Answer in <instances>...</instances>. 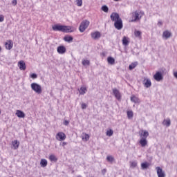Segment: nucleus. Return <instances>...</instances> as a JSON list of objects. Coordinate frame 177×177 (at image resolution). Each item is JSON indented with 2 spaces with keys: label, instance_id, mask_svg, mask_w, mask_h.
Instances as JSON below:
<instances>
[{
  "label": "nucleus",
  "instance_id": "a18cd8bd",
  "mask_svg": "<svg viewBox=\"0 0 177 177\" xmlns=\"http://www.w3.org/2000/svg\"><path fill=\"white\" fill-rule=\"evenodd\" d=\"M69 124H70V122H68V120H65V121L64 122V125L67 126V125H68Z\"/></svg>",
  "mask_w": 177,
  "mask_h": 177
},
{
  "label": "nucleus",
  "instance_id": "3c124183",
  "mask_svg": "<svg viewBox=\"0 0 177 177\" xmlns=\"http://www.w3.org/2000/svg\"><path fill=\"white\" fill-rule=\"evenodd\" d=\"M1 50H2V48L0 46V52H1Z\"/></svg>",
  "mask_w": 177,
  "mask_h": 177
},
{
  "label": "nucleus",
  "instance_id": "f8f14e48",
  "mask_svg": "<svg viewBox=\"0 0 177 177\" xmlns=\"http://www.w3.org/2000/svg\"><path fill=\"white\" fill-rule=\"evenodd\" d=\"M143 84L145 88H150V86H151V80H150V79L145 78Z\"/></svg>",
  "mask_w": 177,
  "mask_h": 177
},
{
  "label": "nucleus",
  "instance_id": "2eb2a0df",
  "mask_svg": "<svg viewBox=\"0 0 177 177\" xmlns=\"http://www.w3.org/2000/svg\"><path fill=\"white\" fill-rule=\"evenodd\" d=\"M113 93L115 97L118 99V100H120V99H121V94L120 93V91H118L117 88L113 89Z\"/></svg>",
  "mask_w": 177,
  "mask_h": 177
},
{
  "label": "nucleus",
  "instance_id": "79ce46f5",
  "mask_svg": "<svg viewBox=\"0 0 177 177\" xmlns=\"http://www.w3.org/2000/svg\"><path fill=\"white\" fill-rule=\"evenodd\" d=\"M12 4L14 6H16L17 5V0H13L12 1Z\"/></svg>",
  "mask_w": 177,
  "mask_h": 177
},
{
  "label": "nucleus",
  "instance_id": "09e8293b",
  "mask_svg": "<svg viewBox=\"0 0 177 177\" xmlns=\"http://www.w3.org/2000/svg\"><path fill=\"white\" fill-rule=\"evenodd\" d=\"M174 76L177 79V72L174 73Z\"/></svg>",
  "mask_w": 177,
  "mask_h": 177
},
{
  "label": "nucleus",
  "instance_id": "37998d69",
  "mask_svg": "<svg viewBox=\"0 0 177 177\" xmlns=\"http://www.w3.org/2000/svg\"><path fill=\"white\" fill-rule=\"evenodd\" d=\"M5 20V18L3 17V15H0V23H2Z\"/></svg>",
  "mask_w": 177,
  "mask_h": 177
},
{
  "label": "nucleus",
  "instance_id": "cd10ccee",
  "mask_svg": "<svg viewBox=\"0 0 177 177\" xmlns=\"http://www.w3.org/2000/svg\"><path fill=\"white\" fill-rule=\"evenodd\" d=\"M73 37L71 36H65L64 37V40L66 41V42H71L73 41Z\"/></svg>",
  "mask_w": 177,
  "mask_h": 177
},
{
  "label": "nucleus",
  "instance_id": "603ef678",
  "mask_svg": "<svg viewBox=\"0 0 177 177\" xmlns=\"http://www.w3.org/2000/svg\"><path fill=\"white\" fill-rule=\"evenodd\" d=\"M77 177H81V176H77Z\"/></svg>",
  "mask_w": 177,
  "mask_h": 177
},
{
  "label": "nucleus",
  "instance_id": "c85d7f7f",
  "mask_svg": "<svg viewBox=\"0 0 177 177\" xmlns=\"http://www.w3.org/2000/svg\"><path fill=\"white\" fill-rule=\"evenodd\" d=\"M138 66V62H133L129 66V70H133Z\"/></svg>",
  "mask_w": 177,
  "mask_h": 177
},
{
  "label": "nucleus",
  "instance_id": "412c9836",
  "mask_svg": "<svg viewBox=\"0 0 177 177\" xmlns=\"http://www.w3.org/2000/svg\"><path fill=\"white\" fill-rule=\"evenodd\" d=\"M131 102L136 104L140 103V100H139L138 97L133 95L132 97H131Z\"/></svg>",
  "mask_w": 177,
  "mask_h": 177
},
{
  "label": "nucleus",
  "instance_id": "ddd939ff",
  "mask_svg": "<svg viewBox=\"0 0 177 177\" xmlns=\"http://www.w3.org/2000/svg\"><path fill=\"white\" fill-rule=\"evenodd\" d=\"M66 50V47L64 46H59L57 48V52H58L59 55H64Z\"/></svg>",
  "mask_w": 177,
  "mask_h": 177
},
{
  "label": "nucleus",
  "instance_id": "de8ad7c7",
  "mask_svg": "<svg viewBox=\"0 0 177 177\" xmlns=\"http://www.w3.org/2000/svg\"><path fill=\"white\" fill-rule=\"evenodd\" d=\"M66 145H67V142H62V146H63V147H64V146H66Z\"/></svg>",
  "mask_w": 177,
  "mask_h": 177
},
{
  "label": "nucleus",
  "instance_id": "5701e85b",
  "mask_svg": "<svg viewBox=\"0 0 177 177\" xmlns=\"http://www.w3.org/2000/svg\"><path fill=\"white\" fill-rule=\"evenodd\" d=\"M162 125L165 127H170L171 126V120L170 119H165L162 122Z\"/></svg>",
  "mask_w": 177,
  "mask_h": 177
},
{
  "label": "nucleus",
  "instance_id": "2f4dec72",
  "mask_svg": "<svg viewBox=\"0 0 177 177\" xmlns=\"http://www.w3.org/2000/svg\"><path fill=\"white\" fill-rule=\"evenodd\" d=\"M130 167L131 168H136V167H138V162L136 161L130 162Z\"/></svg>",
  "mask_w": 177,
  "mask_h": 177
},
{
  "label": "nucleus",
  "instance_id": "8fccbe9b",
  "mask_svg": "<svg viewBox=\"0 0 177 177\" xmlns=\"http://www.w3.org/2000/svg\"><path fill=\"white\" fill-rule=\"evenodd\" d=\"M113 1H115V2H118V1H120V0H113Z\"/></svg>",
  "mask_w": 177,
  "mask_h": 177
},
{
  "label": "nucleus",
  "instance_id": "c9c22d12",
  "mask_svg": "<svg viewBox=\"0 0 177 177\" xmlns=\"http://www.w3.org/2000/svg\"><path fill=\"white\" fill-rule=\"evenodd\" d=\"M101 9L103 12H105V13L109 12V7H107V6H103Z\"/></svg>",
  "mask_w": 177,
  "mask_h": 177
},
{
  "label": "nucleus",
  "instance_id": "72a5a7b5",
  "mask_svg": "<svg viewBox=\"0 0 177 177\" xmlns=\"http://www.w3.org/2000/svg\"><path fill=\"white\" fill-rule=\"evenodd\" d=\"M106 160L108 161V162H113L114 161V157H113L112 156H108L106 157Z\"/></svg>",
  "mask_w": 177,
  "mask_h": 177
},
{
  "label": "nucleus",
  "instance_id": "c03bdc74",
  "mask_svg": "<svg viewBox=\"0 0 177 177\" xmlns=\"http://www.w3.org/2000/svg\"><path fill=\"white\" fill-rule=\"evenodd\" d=\"M106 172H107V170H106V169H103L102 170V175H106Z\"/></svg>",
  "mask_w": 177,
  "mask_h": 177
},
{
  "label": "nucleus",
  "instance_id": "f704fd0d",
  "mask_svg": "<svg viewBox=\"0 0 177 177\" xmlns=\"http://www.w3.org/2000/svg\"><path fill=\"white\" fill-rule=\"evenodd\" d=\"M114 133V131L113 129H109L106 131V136H113V134Z\"/></svg>",
  "mask_w": 177,
  "mask_h": 177
},
{
  "label": "nucleus",
  "instance_id": "f257e3e1",
  "mask_svg": "<svg viewBox=\"0 0 177 177\" xmlns=\"http://www.w3.org/2000/svg\"><path fill=\"white\" fill-rule=\"evenodd\" d=\"M52 28L54 31H61L62 32H73L71 26L56 24L54 25Z\"/></svg>",
  "mask_w": 177,
  "mask_h": 177
},
{
  "label": "nucleus",
  "instance_id": "39448f33",
  "mask_svg": "<svg viewBox=\"0 0 177 177\" xmlns=\"http://www.w3.org/2000/svg\"><path fill=\"white\" fill-rule=\"evenodd\" d=\"M111 19L112 20V21H117L118 20L121 19V18L120 17V15L117 12H113L111 15Z\"/></svg>",
  "mask_w": 177,
  "mask_h": 177
},
{
  "label": "nucleus",
  "instance_id": "9b49d317",
  "mask_svg": "<svg viewBox=\"0 0 177 177\" xmlns=\"http://www.w3.org/2000/svg\"><path fill=\"white\" fill-rule=\"evenodd\" d=\"M172 37V33L169 32V30H165L162 33V38L165 39H168V38H171Z\"/></svg>",
  "mask_w": 177,
  "mask_h": 177
},
{
  "label": "nucleus",
  "instance_id": "0eeeda50",
  "mask_svg": "<svg viewBox=\"0 0 177 177\" xmlns=\"http://www.w3.org/2000/svg\"><path fill=\"white\" fill-rule=\"evenodd\" d=\"M56 139H57V140H59V141L65 140H66V134H64V133H63V132H59V133H57V134L56 136Z\"/></svg>",
  "mask_w": 177,
  "mask_h": 177
},
{
  "label": "nucleus",
  "instance_id": "7c9ffc66",
  "mask_svg": "<svg viewBox=\"0 0 177 177\" xmlns=\"http://www.w3.org/2000/svg\"><path fill=\"white\" fill-rule=\"evenodd\" d=\"M82 64L83 66H89L91 64V62L88 59H83L82 62Z\"/></svg>",
  "mask_w": 177,
  "mask_h": 177
},
{
  "label": "nucleus",
  "instance_id": "393cba45",
  "mask_svg": "<svg viewBox=\"0 0 177 177\" xmlns=\"http://www.w3.org/2000/svg\"><path fill=\"white\" fill-rule=\"evenodd\" d=\"M122 44L124 46H128L129 44V40H128V38L127 37H124L122 40Z\"/></svg>",
  "mask_w": 177,
  "mask_h": 177
},
{
  "label": "nucleus",
  "instance_id": "f3484780",
  "mask_svg": "<svg viewBox=\"0 0 177 177\" xmlns=\"http://www.w3.org/2000/svg\"><path fill=\"white\" fill-rule=\"evenodd\" d=\"M6 48L8 50H10L13 48V41L12 40H8V42H6Z\"/></svg>",
  "mask_w": 177,
  "mask_h": 177
},
{
  "label": "nucleus",
  "instance_id": "4468645a",
  "mask_svg": "<svg viewBox=\"0 0 177 177\" xmlns=\"http://www.w3.org/2000/svg\"><path fill=\"white\" fill-rule=\"evenodd\" d=\"M18 67L19 68V70L25 71L26 68V62L24 61L21 60L18 62Z\"/></svg>",
  "mask_w": 177,
  "mask_h": 177
},
{
  "label": "nucleus",
  "instance_id": "58836bf2",
  "mask_svg": "<svg viewBox=\"0 0 177 177\" xmlns=\"http://www.w3.org/2000/svg\"><path fill=\"white\" fill-rule=\"evenodd\" d=\"M82 139L86 140V142H88V140H89V135L85 133Z\"/></svg>",
  "mask_w": 177,
  "mask_h": 177
},
{
  "label": "nucleus",
  "instance_id": "a19ab883",
  "mask_svg": "<svg viewBox=\"0 0 177 177\" xmlns=\"http://www.w3.org/2000/svg\"><path fill=\"white\" fill-rule=\"evenodd\" d=\"M86 107H88V104H86L85 103H82V110H85L86 109Z\"/></svg>",
  "mask_w": 177,
  "mask_h": 177
},
{
  "label": "nucleus",
  "instance_id": "b1692460",
  "mask_svg": "<svg viewBox=\"0 0 177 177\" xmlns=\"http://www.w3.org/2000/svg\"><path fill=\"white\" fill-rule=\"evenodd\" d=\"M140 144L141 145L142 147H145V146L147 145V139L141 138L140 140Z\"/></svg>",
  "mask_w": 177,
  "mask_h": 177
},
{
  "label": "nucleus",
  "instance_id": "f03ea898",
  "mask_svg": "<svg viewBox=\"0 0 177 177\" xmlns=\"http://www.w3.org/2000/svg\"><path fill=\"white\" fill-rule=\"evenodd\" d=\"M31 89L37 93V95H41L42 93V86L37 83H32L30 84Z\"/></svg>",
  "mask_w": 177,
  "mask_h": 177
},
{
  "label": "nucleus",
  "instance_id": "864d4df0",
  "mask_svg": "<svg viewBox=\"0 0 177 177\" xmlns=\"http://www.w3.org/2000/svg\"><path fill=\"white\" fill-rule=\"evenodd\" d=\"M0 114H1V111H0Z\"/></svg>",
  "mask_w": 177,
  "mask_h": 177
},
{
  "label": "nucleus",
  "instance_id": "ea45409f",
  "mask_svg": "<svg viewBox=\"0 0 177 177\" xmlns=\"http://www.w3.org/2000/svg\"><path fill=\"white\" fill-rule=\"evenodd\" d=\"M38 75H37V73H32L30 75V78H32V80H35L36 78H37Z\"/></svg>",
  "mask_w": 177,
  "mask_h": 177
},
{
  "label": "nucleus",
  "instance_id": "9d476101",
  "mask_svg": "<svg viewBox=\"0 0 177 177\" xmlns=\"http://www.w3.org/2000/svg\"><path fill=\"white\" fill-rule=\"evenodd\" d=\"M100 37H102V34L99 31L91 33V38H93V39H99Z\"/></svg>",
  "mask_w": 177,
  "mask_h": 177
},
{
  "label": "nucleus",
  "instance_id": "20e7f679",
  "mask_svg": "<svg viewBox=\"0 0 177 177\" xmlns=\"http://www.w3.org/2000/svg\"><path fill=\"white\" fill-rule=\"evenodd\" d=\"M114 27L116 30H122L123 25H122V19H119L114 23Z\"/></svg>",
  "mask_w": 177,
  "mask_h": 177
},
{
  "label": "nucleus",
  "instance_id": "e433bc0d",
  "mask_svg": "<svg viewBox=\"0 0 177 177\" xmlns=\"http://www.w3.org/2000/svg\"><path fill=\"white\" fill-rule=\"evenodd\" d=\"M49 160L51 161H57V159L56 158V156H55V155H50L49 156Z\"/></svg>",
  "mask_w": 177,
  "mask_h": 177
},
{
  "label": "nucleus",
  "instance_id": "4be33fe9",
  "mask_svg": "<svg viewBox=\"0 0 177 177\" xmlns=\"http://www.w3.org/2000/svg\"><path fill=\"white\" fill-rule=\"evenodd\" d=\"M79 93L80 95H84L86 93L87 89L85 86H82L80 89H78Z\"/></svg>",
  "mask_w": 177,
  "mask_h": 177
},
{
  "label": "nucleus",
  "instance_id": "aec40b11",
  "mask_svg": "<svg viewBox=\"0 0 177 177\" xmlns=\"http://www.w3.org/2000/svg\"><path fill=\"white\" fill-rule=\"evenodd\" d=\"M149 167H150V163L147 162L141 163V169L142 170L147 169V168H149Z\"/></svg>",
  "mask_w": 177,
  "mask_h": 177
},
{
  "label": "nucleus",
  "instance_id": "7ed1b4c3",
  "mask_svg": "<svg viewBox=\"0 0 177 177\" xmlns=\"http://www.w3.org/2000/svg\"><path fill=\"white\" fill-rule=\"evenodd\" d=\"M88 27H89V21L84 20L81 22L79 26V31H80V32H84Z\"/></svg>",
  "mask_w": 177,
  "mask_h": 177
},
{
  "label": "nucleus",
  "instance_id": "c756f323",
  "mask_svg": "<svg viewBox=\"0 0 177 177\" xmlns=\"http://www.w3.org/2000/svg\"><path fill=\"white\" fill-rule=\"evenodd\" d=\"M134 35L137 38H140V37H142V32H140L139 30H135Z\"/></svg>",
  "mask_w": 177,
  "mask_h": 177
},
{
  "label": "nucleus",
  "instance_id": "1a4fd4ad",
  "mask_svg": "<svg viewBox=\"0 0 177 177\" xmlns=\"http://www.w3.org/2000/svg\"><path fill=\"white\" fill-rule=\"evenodd\" d=\"M156 171L158 177H165V172L160 167H156Z\"/></svg>",
  "mask_w": 177,
  "mask_h": 177
},
{
  "label": "nucleus",
  "instance_id": "bb28decb",
  "mask_svg": "<svg viewBox=\"0 0 177 177\" xmlns=\"http://www.w3.org/2000/svg\"><path fill=\"white\" fill-rule=\"evenodd\" d=\"M41 167H45L46 165H48V161L46 159H41L40 161Z\"/></svg>",
  "mask_w": 177,
  "mask_h": 177
},
{
  "label": "nucleus",
  "instance_id": "49530a36",
  "mask_svg": "<svg viewBox=\"0 0 177 177\" xmlns=\"http://www.w3.org/2000/svg\"><path fill=\"white\" fill-rule=\"evenodd\" d=\"M158 26H162V21H158Z\"/></svg>",
  "mask_w": 177,
  "mask_h": 177
},
{
  "label": "nucleus",
  "instance_id": "423d86ee",
  "mask_svg": "<svg viewBox=\"0 0 177 177\" xmlns=\"http://www.w3.org/2000/svg\"><path fill=\"white\" fill-rule=\"evenodd\" d=\"M153 78L156 81L160 82L163 80L164 77L160 72H156V73L153 75Z\"/></svg>",
  "mask_w": 177,
  "mask_h": 177
},
{
  "label": "nucleus",
  "instance_id": "dca6fc26",
  "mask_svg": "<svg viewBox=\"0 0 177 177\" xmlns=\"http://www.w3.org/2000/svg\"><path fill=\"white\" fill-rule=\"evenodd\" d=\"M141 139H147L149 137V131L147 130H142L141 133L140 134Z\"/></svg>",
  "mask_w": 177,
  "mask_h": 177
},
{
  "label": "nucleus",
  "instance_id": "6ab92c4d",
  "mask_svg": "<svg viewBox=\"0 0 177 177\" xmlns=\"http://www.w3.org/2000/svg\"><path fill=\"white\" fill-rule=\"evenodd\" d=\"M16 115L18 116L19 118H24V117H26V114L24 113V112L20 110L17 111Z\"/></svg>",
  "mask_w": 177,
  "mask_h": 177
},
{
  "label": "nucleus",
  "instance_id": "6e6552de",
  "mask_svg": "<svg viewBox=\"0 0 177 177\" xmlns=\"http://www.w3.org/2000/svg\"><path fill=\"white\" fill-rule=\"evenodd\" d=\"M12 146L14 150H17L20 146V142L17 140L12 141Z\"/></svg>",
  "mask_w": 177,
  "mask_h": 177
},
{
  "label": "nucleus",
  "instance_id": "a211bd4d",
  "mask_svg": "<svg viewBox=\"0 0 177 177\" xmlns=\"http://www.w3.org/2000/svg\"><path fill=\"white\" fill-rule=\"evenodd\" d=\"M133 17H134V20H132V21H136V20H140L142 17H140L139 12L136 11L133 13Z\"/></svg>",
  "mask_w": 177,
  "mask_h": 177
},
{
  "label": "nucleus",
  "instance_id": "4c0bfd02",
  "mask_svg": "<svg viewBox=\"0 0 177 177\" xmlns=\"http://www.w3.org/2000/svg\"><path fill=\"white\" fill-rule=\"evenodd\" d=\"M77 6H82V0H75Z\"/></svg>",
  "mask_w": 177,
  "mask_h": 177
},
{
  "label": "nucleus",
  "instance_id": "473e14b6",
  "mask_svg": "<svg viewBox=\"0 0 177 177\" xmlns=\"http://www.w3.org/2000/svg\"><path fill=\"white\" fill-rule=\"evenodd\" d=\"M127 117L129 120H131V118H133V112L132 111H127Z\"/></svg>",
  "mask_w": 177,
  "mask_h": 177
},
{
  "label": "nucleus",
  "instance_id": "a878e982",
  "mask_svg": "<svg viewBox=\"0 0 177 177\" xmlns=\"http://www.w3.org/2000/svg\"><path fill=\"white\" fill-rule=\"evenodd\" d=\"M107 62L109 64H114L115 63V59L112 57H109L107 58Z\"/></svg>",
  "mask_w": 177,
  "mask_h": 177
}]
</instances>
